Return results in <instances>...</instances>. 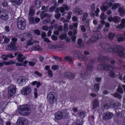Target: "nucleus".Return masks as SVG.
Instances as JSON below:
<instances>
[{"instance_id": "nucleus-10", "label": "nucleus", "mask_w": 125, "mask_h": 125, "mask_svg": "<svg viewBox=\"0 0 125 125\" xmlns=\"http://www.w3.org/2000/svg\"><path fill=\"white\" fill-rule=\"evenodd\" d=\"M113 5V3L110 1L104 3L103 5L100 7V9L103 12H104L107 9L111 7Z\"/></svg>"}, {"instance_id": "nucleus-25", "label": "nucleus", "mask_w": 125, "mask_h": 125, "mask_svg": "<svg viewBox=\"0 0 125 125\" xmlns=\"http://www.w3.org/2000/svg\"><path fill=\"white\" fill-rule=\"evenodd\" d=\"M24 120L23 118L22 117H19L17 121V123L18 125H23L24 124Z\"/></svg>"}, {"instance_id": "nucleus-17", "label": "nucleus", "mask_w": 125, "mask_h": 125, "mask_svg": "<svg viewBox=\"0 0 125 125\" xmlns=\"http://www.w3.org/2000/svg\"><path fill=\"white\" fill-rule=\"evenodd\" d=\"M108 20L109 21H113L115 22H117L120 20V17L117 16L114 17L113 18L110 17L108 18Z\"/></svg>"}, {"instance_id": "nucleus-53", "label": "nucleus", "mask_w": 125, "mask_h": 125, "mask_svg": "<svg viewBox=\"0 0 125 125\" xmlns=\"http://www.w3.org/2000/svg\"><path fill=\"white\" fill-rule=\"evenodd\" d=\"M64 9L66 10H70V8L67 5L64 4L62 5Z\"/></svg>"}, {"instance_id": "nucleus-34", "label": "nucleus", "mask_w": 125, "mask_h": 125, "mask_svg": "<svg viewBox=\"0 0 125 125\" xmlns=\"http://www.w3.org/2000/svg\"><path fill=\"white\" fill-rule=\"evenodd\" d=\"M82 40L81 39H79L78 40V44L81 47L83 48L84 47V45L82 43Z\"/></svg>"}, {"instance_id": "nucleus-11", "label": "nucleus", "mask_w": 125, "mask_h": 125, "mask_svg": "<svg viewBox=\"0 0 125 125\" xmlns=\"http://www.w3.org/2000/svg\"><path fill=\"white\" fill-rule=\"evenodd\" d=\"M31 91V87L28 86L23 88L21 90V93L23 95H27L30 93Z\"/></svg>"}, {"instance_id": "nucleus-52", "label": "nucleus", "mask_w": 125, "mask_h": 125, "mask_svg": "<svg viewBox=\"0 0 125 125\" xmlns=\"http://www.w3.org/2000/svg\"><path fill=\"white\" fill-rule=\"evenodd\" d=\"M103 26V25L101 24L99 25L97 28L96 31V32H98L100 31V30L102 28Z\"/></svg>"}, {"instance_id": "nucleus-56", "label": "nucleus", "mask_w": 125, "mask_h": 125, "mask_svg": "<svg viewBox=\"0 0 125 125\" xmlns=\"http://www.w3.org/2000/svg\"><path fill=\"white\" fill-rule=\"evenodd\" d=\"M113 106L114 107H119L121 105L118 102L115 103L113 104Z\"/></svg>"}, {"instance_id": "nucleus-49", "label": "nucleus", "mask_w": 125, "mask_h": 125, "mask_svg": "<svg viewBox=\"0 0 125 125\" xmlns=\"http://www.w3.org/2000/svg\"><path fill=\"white\" fill-rule=\"evenodd\" d=\"M30 23L31 24L35 23V19L32 17H30Z\"/></svg>"}, {"instance_id": "nucleus-21", "label": "nucleus", "mask_w": 125, "mask_h": 125, "mask_svg": "<svg viewBox=\"0 0 125 125\" xmlns=\"http://www.w3.org/2000/svg\"><path fill=\"white\" fill-rule=\"evenodd\" d=\"M7 103L6 102H2L0 103V112L1 113L4 111V109L5 108L6 105Z\"/></svg>"}, {"instance_id": "nucleus-26", "label": "nucleus", "mask_w": 125, "mask_h": 125, "mask_svg": "<svg viewBox=\"0 0 125 125\" xmlns=\"http://www.w3.org/2000/svg\"><path fill=\"white\" fill-rule=\"evenodd\" d=\"M42 0H36L35 2V7L37 8H38L40 7Z\"/></svg>"}, {"instance_id": "nucleus-37", "label": "nucleus", "mask_w": 125, "mask_h": 125, "mask_svg": "<svg viewBox=\"0 0 125 125\" xmlns=\"http://www.w3.org/2000/svg\"><path fill=\"white\" fill-rule=\"evenodd\" d=\"M57 3H56L54 4L53 6L51 7L49 9V11L50 12H52L53 11L55 8L57 7Z\"/></svg>"}, {"instance_id": "nucleus-16", "label": "nucleus", "mask_w": 125, "mask_h": 125, "mask_svg": "<svg viewBox=\"0 0 125 125\" xmlns=\"http://www.w3.org/2000/svg\"><path fill=\"white\" fill-rule=\"evenodd\" d=\"M110 59V58L108 57L104 56L101 54H100L98 55V60L100 62H102L103 61H108Z\"/></svg>"}, {"instance_id": "nucleus-35", "label": "nucleus", "mask_w": 125, "mask_h": 125, "mask_svg": "<svg viewBox=\"0 0 125 125\" xmlns=\"http://www.w3.org/2000/svg\"><path fill=\"white\" fill-rule=\"evenodd\" d=\"M115 36V34L112 32L109 33L108 35L109 38L110 40H113Z\"/></svg>"}, {"instance_id": "nucleus-27", "label": "nucleus", "mask_w": 125, "mask_h": 125, "mask_svg": "<svg viewBox=\"0 0 125 125\" xmlns=\"http://www.w3.org/2000/svg\"><path fill=\"white\" fill-rule=\"evenodd\" d=\"M73 12L75 13L76 14H78L80 15L83 13V10L79 8H76L75 9L74 11Z\"/></svg>"}, {"instance_id": "nucleus-45", "label": "nucleus", "mask_w": 125, "mask_h": 125, "mask_svg": "<svg viewBox=\"0 0 125 125\" xmlns=\"http://www.w3.org/2000/svg\"><path fill=\"white\" fill-rule=\"evenodd\" d=\"M97 40L94 35L92 36L90 39V41L92 43L95 42Z\"/></svg>"}, {"instance_id": "nucleus-24", "label": "nucleus", "mask_w": 125, "mask_h": 125, "mask_svg": "<svg viewBox=\"0 0 125 125\" xmlns=\"http://www.w3.org/2000/svg\"><path fill=\"white\" fill-rule=\"evenodd\" d=\"M125 26V19H123L121 20V23L117 26V28L119 29H121L123 28Z\"/></svg>"}, {"instance_id": "nucleus-61", "label": "nucleus", "mask_w": 125, "mask_h": 125, "mask_svg": "<svg viewBox=\"0 0 125 125\" xmlns=\"http://www.w3.org/2000/svg\"><path fill=\"white\" fill-rule=\"evenodd\" d=\"M10 41V39L7 38L6 37H5V38L4 40V41L3 42V43H7Z\"/></svg>"}, {"instance_id": "nucleus-22", "label": "nucleus", "mask_w": 125, "mask_h": 125, "mask_svg": "<svg viewBox=\"0 0 125 125\" xmlns=\"http://www.w3.org/2000/svg\"><path fill=\"white\" fill-rule=\"evenodd\" d=\"M117 41L118 42H120L124 41L125 40V33L124 34V35L120 34H118L117 36Z\"/></svg>"}, {"instance_id": "nucleus-46", "label": "nucleus", "mask_w": 125, "mask_h": 125, "mask_svg": "<svg viewBox=\"0 0 125 125\" xmlns=\"http://www.w3.org/2000/svg\"><path fill=\"white\" fill-rule=\"evenodd\" d=\"M94 35L97 40L100 39L102 37L101 34H100L96 33L94 34Z\"/></svg>"}, {"instance_id": "nucleus-48", "label": "nucleus", "mask_w": 125, "mask_h": 125, "mask_svg": "<svg viewBox=\"0 0 125 125\" xmlns=\"http://www.w3.org/2000/svg\"><path fill=\"white\" fill-rule=\"evenodd\" d=\"M114 97L119 99H121L122 97L118 93H115L114 94Z\"/></svg>"}, {"instance_id": "nucleus-32", "label": "nucleus", "mask_w": 125, "mask_h": 125, "mask_svg": "<svg viewBox=\"0 0 125 125\" xmlns=\"http://www.w3.org/2000/svg\"><path fill=\"white\" fill-rule=\"evenodd\" d=\"M54 27L53 25L51 27H48L47 26H43L42 27V29L43 30L47 31L48 29H52Z\"/></svg>"}, {"instance_id": "nucleus-50", "label": "nucleus", "mask_w": 125, "mask_h": 125, "mask_svg": "<svg viewBox=\"0 0 125 125\" xmlns=\"http://www.w3.org/2000/svg\"><path fill=\"white\" fill-rule=\"evenodd\" d=\"M110 76L113 77L114 78L115 77V72L113 71H111L109 73Z\"/></svg>"}, {"instance_id": "nucleus-38", "label": "nucleus", "mask_w": 125, "mask_h": 125, "mask_svg": "<svg viewBox=\"0 0 125 125\" xmlns=\"http://www.w3.org/2000/svg\"><path fill=\"white\" fill-rule=\"evenodd\" d=\"M73 26L75 28L74 29L73 33L74 34H76L77 33V30L76 28H77L78 27L77 23H74L73 24Z\"/></svg>"}, {"instance_id": "nucleus-58", "label": "nucleus", "mask_w": 125, "mask_h": 125, "mask_svg": "<svg viewBox=\"0 0 125 125\" xmlns=\"http://www.w3.org/2000/svg\"><path fill=\"white\" fill-rule=\"evenodd\" d=\"M94 60L93 59H92L88 63L87 65H93L94 64Z\"/></svg>"}, {"instance_id": "nucleus-28", "label": "nucleus", "mask_w": 125, "mask_h": 125, "mask_svg": "<svg viewBox=\"0 0 125 125\" xmlns=\"http://www.w3.org/2000/svg\"><path fill=\"white\" fill-rule=\"evenodd\" d=\"M31 49L32 50H40L41 48L38 45H33L31 47Z\"/></svg>"}, {"instance_id": "nucleus-33", "label": "nucleus", "mask_w": 125, "mask_h": 125, "mask_svg": "<svg viewBox=\"0 0 125 125\" xmlns=\"http://www.w3.org/2000/svg\"><path fill=\"white\" fill-rule=\"evenodd\" d=\"M89 57L86 56H84L83 55H82L81 59L83 61L85 62L89 60Z\"/></svg>"}, {"instance_id": "nucleus-5", "label": "nucleus", "mask_w": 125, "mask_h": 125, "mask_svg": "<svg viewBox=\"0 0 125 125\" xmlns=\"http://www.w3.org/2000/svg\"><path fill=\"white\" fill-rule=\"evenodd\" d=\"M17 25L19 29L24 30L26 26V22L25 19L21 17L17 19Z\"/></svg>"}, {"instance_id": "nucleus-36", "label": "nucleus", "mask_w": 125, "mask_h": 125, "mask_svg": "<svg viewBox=\"0 0 125 125\" xmlns=\"http://www.w3.org/2000/svg\"><path fill=\"white\" fill-rule=\"evenodd\" d=\"M121 4L119 3H116L113 6L112 9L113 10H115V9L120 7Z\"/></svg>"}, {"instance_id": "nucleus-20", "label": "nucleus", "mask_w": 125, "mask_h": 125, "mask_svg": "<svg viewBox=\"0 0 125 125\" xmlns=\"http://www.w3.org/2000/svg\"><path fill=\"white\" fill-rule=\"evenodd\" d=\"M10 1L13 5L15 6L20 5L22 2L21 0H10Z\"/></svg>"}, {"instance_id": "nucleus-14", "label": "nucleus", "mask_w": 125, "mask_h": 125, "mask_svg": "<svg viewBox=\"0 0 125 125\" xmlns=\"http://www.w3.org/2000/svg\"><path fill=\"white\" fill-rule=\"evenodd\" d=\"M6 49L8 51L15 50L17 48L15 45V43L13 42H11L10 44L6 47Z\"/></svg>"}, {"instance_id": "nucleus-23", "label": "nucleus", "mask_w": 125, "mask_h": 125, "mask_svg": "<svg viewBox=\"0 0 125 125\" xmlns=\"http://www.w3.org/2000/svg\"><path fill=\"white\" fill-rule=\"evenodd\" d=\"M118 12L121 17L124 16L125 15V10L122 7H120L118 10Z\"/></svg>"}, {"instance_id": "nucleus-42", "label": "nucleus", "mask_w": 125, "mask_h": 125, "mask_svg": "<svg viewBox=\"0 0 125 125\" xmlns=\"http://www.w3.org/2000/svg\"><path fill=\"white\" fill-rule=\"evenodd\" d=\"M33 62H29L28 63L29 65L31 66H34L36 63V60L35 59L33 60Z\"/></svg>"}, {"instance_id": "nucleus-13", "label": "nucleus", "mask_w": 125, "mask_h": 125, "mask_svg": "<svg viewBox=\"0 0 125 125\" xmlns=\"http://www.w3.org/2000/svg\"><path fill=\"white\" fill-rule=\"evenodd\" d=\"M113 115L112 113L109 112H107L104 113L103 114V118L104 120L109 119L112 117Z\"/></svg>"}, {"instance_id": "nucleus-57", "label": "nucleus", "mask_w": 125, "mask_h": 125, "mask_svg": "<svg viewBox=\"0 0 125 125\" xmlns=\"http://www.w3.org/2000/svg\"><path fill=\"white\" fill-rule=\"evenodd\" d=\"M66 38V35L65 34H63L60 36V38L61 40H63Z\"/></svg>"}, {"instance_id": "nucleus-55", "label": "nucleus", "mask_w": 125, "mask_h": 125, "mask_svg": "<svg viewBox=\"0 0 125 125\" xmlns=\"http://www.w3.org/2000/svg\"><path fill=\"white\" fill-rule=\"evenodd\" d=\"M5 64L6 65H10L15 63L14 62L12 61H9L8 62H4Z\"/></svg>"}, {"instance_id": "nucleus-41", "label": "nucleus", "mask_w": 125, "mask_h": 125, "mask_svg": "<svg viewBox=\"0 0 125 125\" xmlns=\"http://www.w3.org/2000/svg\"><path fill=\"white\" fill-rule=\"evenodd\" d=\"M78 115L81 118H83L85 116V113L84 112L82 111L78 113Z\"/></svg>"}, {"instance_id": "nucleus-18", "label": "nucleus", "mask_w": 125, "mask_h": 125, "mask_svg": "<svg viewBox=\"0 0 125 125\" xmlns=\"http://www.w3.org/2000/svg\"><path fill=\"white\" fill-rule=\"evenodd\" d=\"M73 56L77 59H79V57L82 55L80 52L78 50L72 52Z\"/></svg>"}, {"instance_id": "nucleus-8", "label": "nucleus", "mask_w": 125, "mask_h": 125, "mask_svg": "<svg viewBox=\"0 0 125 125\" xmlns=\"http://www.w3.org/2000/svg\"><path fill=\"white\" fill-rule=\"evenodd\" d=\"M55 93L53 92H50L47 97L48 102L50 104H53L55 100Z\"/></svg>"}, {"instance_id": "nucleus-6", "label": "nucleus", "mask_w": 125, "mask_h": 125, "mask_svg": "<svg viewBox=\"0 0 125 125\" xmlns=\"http://www.w3.org/2000/svg\"><path fill=\"white\" fill-rule=\"evenodd\" d=\"M97 68L100 70L107 71H110L111 65L108 63L99 64L97 65Z\"/></svg>"}, {"instance_id": "nucleus-59", "label": "nucleus", "mask_w": 125, "mask_h": 125, "mask_svg": "<svg viewBox=\"0 0 125 125\" xmlns=\"http://www.w3.org/2000/svg\"><path fill=\"white\" fill-rule=\"evenodd\" d=\"M52 70H55L58 69V65H53L52 67Z\"/></svg>"}, {"instance_id": "nucleus-12", "label": "nucleus", "mask_w": 125, "mask_h": 125, "mask_svg": "<svg viewBox=\"0 0 125 125\" xmlns=\"http://www.w3.org/2000/svg\"><path fill=\"white\" fill-rule=\"evenodd\" d=\"M26 79L23 76L19 77L17 80V83L19 86H22L24 84H25Z\"/></svg>"}, {"instance_id": "nucleus-64", "label": "nucleus", "mask_w": 125, "mask_h": 125, "mask_svg": "<svg viewBox=\"0 0 125 125\" xmlns=\"http://www.w3.org/2000/svg\"><path fill=\"white\" fill-rule=\"evenodd\" d=\"M91 11L93 12L95 9V4H93L91 6Z\"/></svg>"}, {"instance_id": "nucleus-43", "label": "nucleus", "mask_w": 125, "mask_h": 125, "mask_svg": "<svg viewBox=\"0 0 125 125\" xmlns=\"http://www.w3.org/2000/svg\"><path fill=\"white\" fill-rule=\"evenodd\" d=\"M64 59L70 62H72L73 60L72 58L69 56H66L64 57Z\"/></svg>"}, {"instance_id": "nucleus-40", "label": "nucleus", "mask_w": 125, "mask_h": 125, "mask_svg": "<svg viewBox=\"0 0 125 125\" xmlns=\"http://www.w3.org/2000/svg\"><path fill=\"white\" fill-rule=\"evenodd\" d=\"M27 44L29 46H31L33 44V42L32 38L28 40L27 42Z\"/></svg>"}, {"instance_id": "nucleus-15", "label": "nucleus", "mask_w": 125, "mask_h": 125, "mask_svg": "<svg viewBox=\"0 0 125 125\" xmlns=\"http://www.w3.org/2000/svg\"><path fill=\"white\" fill-rule=\"evenodd\" d=\"M64 75L65 78L70 79L73 78L75 76L74 73H71L69 72H65L64 74Z\"/></svg>"}, {"instance_id": "nucleus-39", "label": "nucleus", "mask_w": 125, "mask_h": 125, "mask_svg": "<svg viewBox=\"0 0 125 125\" xmlns=\"http://www.w3.org/2000/svg\"><path fill=\"white\" fill-rule=\"evenodd\" d=\"M94 89L96 91H98L99 90V84L98 83H96L95 84L94 86Z\"/></svg>"}, {"instance_id": "nucleus-7", "label": "nucleus", "mask_w": 125, "mask_h": 125, "mask_svg": "<svg viewBox=\"0 0 125 125\" xmlns=\"http://www.w3.org/2000/svg\"><path fill=\"white\" fill-rule=\"evenodd\" d=\"M8 96L10 98L15 93L16 88L15 85H11L8 87Z\"/></svg>"}, {"instance_id": "nucleus-51", "label": "nucleus", "mask_w": 125, "mask_h": 125, "mask_svg": "<svg viewBox=\"0 0 125 125\" xmlns=\"http://www.w3.org/2000/svg\"><path fill=\"white\" fill-rule=\"evenodd\" d=\"M2 6L3 7H6L8 6V3L6 0H5L2 2Z\"/></svg>"}, {"instance_id": "nucleus-19", "label": "nucleus", "mask_w": 125, "mask_h": 125, "mask_svg": "<svg viewBox=\"0 0 125 125\" xmlns=\"http://www.w3.org/2000/svg\"><path fill=\"white\" fill-rule=\"evenodd\" d=\"M115 109V111L116 113V115L117 117L122 118L124 117V114L123 112L119 111L118 110L119 109L117 108ZM119 110H121L120 109Z\"/></svg>"}, {"instance_id": "nucleus-62", "label": "nucleus", "mask_w": 125, "mask_h": 125, "mask_svg": "<svg viewBox=\"0 0 125 125\" xmlns=\"http://www.w3.org/2000/svg\"><path fill=\"white\" fill-rule=\"evenodd\" d=\"M80 27L81 30L85 32L86 31V29L83 25H81L80 26Z\"/></svg>"}, {"instance_id": "nucleus-9", "label": "nucleus", "mask_w": 125, "mask_h": 125, "mask_svg": "<svg viewBox=\"0 0 125 125\" xmlns=\"http://www.w3.org/2000/svg\"><path fill=\"white\" fill-rule=\"evenodd\" d=\"M0 19L6 21L9 19L8 13L6 11L0 8Z\"/></svg>"}, {"instance_id": "nucleus-44", "label": "nucleus", "mask_w": 125, "mask_h": 125, "mask_svg": "<svg viewBox=\"0 0 125 125\" xmlns=\"http://www.w3.org/2000/svg\"><path fill=\"white\" fill-rule=\"evenodd\" d=\"M110 69H111L110 70H114L117 71H119L121 70V69L119 67H116L115 66H112V67Z\"/></svg>"}, {"instance_id": "nucleus-47", "label": "nucleus", "mask_w": 125, "mask_h": 125, "mask_svg": "<svg viewBox=\"0 0 125 125\" xmlns=\"http://www.w3.org/2000/svg\"><path fill=\"white\" fill-rule=\"evenodd\" d=\"M88 16V14L86 13H84L83 15V17H82V20L83 21H84L85 20L86 17Z\"/></svg>"}, {"instance_id": "nucleus-60", "label": "nucleus", "mask_w": 125, "mask_h": 125, "mask_svg": "<svg viewBox=\"0 0 125 125\" xmlns=\"http://www.w3.org/2000/svg\"><path fill=\"white\" fill-rule=\"evenodd\" d=\"M72 12L71 11H69L68 13V16L67 17V19L68 20H69L70 19L71 17V16L72 14Z\"/></svg>"}, {"instance_id": "nucleus-2", "label": "nucleus", "mask_w": 125, "mask_h": 125, "mask_svg": "<svg viewBox=\"0 0 125 125\" xmlns=\"http://www.w3.org/2000/svg\"><path fill=\"white\" fill-rule=\"evenodd\" d=\"M55 117L56 119L59 120L62 119L69 118L70 117L69 113L67 109H63L56 113Z\"/></svg>"}, {"instance_id": "nucleus-3", "label": "nucleus", "mask_w": 125, "mask_h": 125, "mask_svg": "<svg viewBox=\"0 0 125 125\" xmlns=\"http://www.w3.org/2000/svg\"><path fill=\"white\" fill-rule=\"evenodd\" d=\"M18 112L20 114L24 116H28L31 112V108L28 105H23L19 108Z\"/></svg>"}, {"instance_id": "nucleus-4", "label": "nucleus", "mask_w": 125, "mask_h": 125, "mask_svg": "<svg viewBox=\"0 0 125 125\" xmlns=\"http://www.w3.org/2000/svg\"><path fill=\"white\" fill-rule=\"evenodd\" d=\"M93 65H87L86 68V70L87 73H86L84 70H82L80 73V76L82 78L84 79H86L88 77V74L90 73L93 70Z\"/></svg>"}, {"instance_id": "nucleus-1", "label": "nucleus", "mask_w": 125, "mask_h": 125, "mask_svg": "<svg viewBox=\"0 0 125 125\" xmlns=\"http://www.w3.org/2000/svg\"><path fill=\"white\" fill-rule=\"evenodd\" d=\"M100 46L105 51L112 53H116L119 56L125 58V52L124 48L119 45L116 46L111 45L106 43H102Z\"/></svg>"}, {"instance_id": "nucleus-29", "label": "nucleus", "mask_w": 125, "mask_h": 125, "mask_svg": "<svg viewBox=\"0 0 125 125\" xmlns=\"http://www.w3.org/2000/svg\"><path fill=\"white\" fill-rule=\"evenodd\" d=\"M40 17L41 19H43L45 17H50L51 16V15L48 14L47 13H44L43 12H42Z\"/></svg>"}, {"instance_id": "nucleus-63", "label": "nucleus", "mask_w": 125, "mask_h": 125, "mask_svg": "<svg viewBox=\"0 0 125 125\" xmlns=\"http://www.w3.org/2000/svg\"><path fill=\"white\" fill-rule=\"evenodd\" d=\"M34 10L32 9H30L29 12V15L31 16H32L34 14Z\"/></svg>"}, {"instance_id": "nucleus-30", "label": "nucleus", "mask_w": 125, "mask_h": 125, "mask_svg": "<svg viewBox=\"0 0 125 125\" xmlns=\"http://www.w3.org/2000/svg\"><path fill=\"white\" fill-rule=\"evenodd\" d=\"M99 103L98 101L96 100H94L93 102V105L92 108L93 109H94L95 108L97 107Z\"/></svg>"}, {"instance_id": "nucleus-54", "label": "nucleus", "mask_w": 125, "mask_h": 125, "mask_svg": "<svg viewBox=\"0 0 125 125\" xmlns=\"http://www.w3.org/2000/svg\"><path fill=\"white\" fill-rule=\"evenodd\" d=\"M117 90L118 92L121 94H122L123 93V89L121 87H118Z\"/></svg>"}, {"instance_id": "nucleus-31", "label": "nucleus", "mask_w": 125, "mask_h": 125, "mask_svg": "<svg viewBox=\"0 0 125 125\" xmlns=\"http://www.w3.org/2000/svg\"><path fill=\"white\" fill-rule=\"evenodd\" d=\"M83 122L82 120L81 121L77 120L74 122L73 125H82Z\"/></svg>"}]
</instances>
